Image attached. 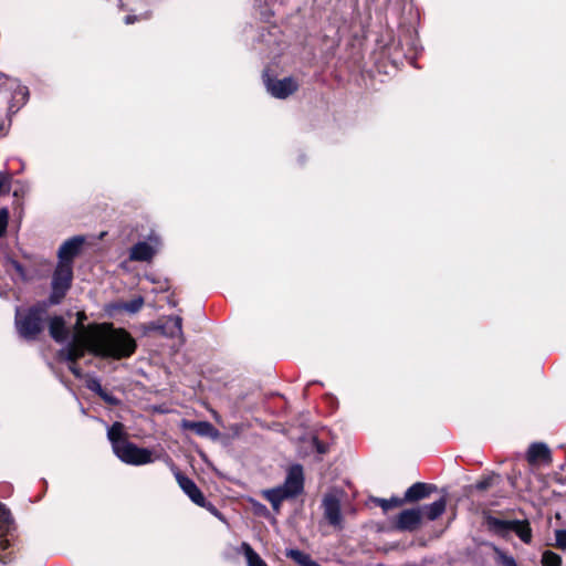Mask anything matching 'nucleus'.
I'll list each match as a JSON object with an SVG mask.
<instances>
[{
  "instance_id": "412c9836",
  "label": "nucleus",
  "mask_w": 566,
  "mask_h": 566,
  "mask_svg": "<svg viewBox=\"0 0 566 566\" xmlns=\"http://www.w3.org/2000/svg\"><path fill=\"white\" fill-rule=\"evenodd\" d=\"M447 501L444 497H441L437 501H434L431 504L424 505L420 507L422 510V515H426V517L429 521H436L438 517H440L443 512L446 511Z\"/></svg>"
},
{
  "instance_id": "473e14b6",
  "label": "nucleus",
  "mask_w": 566,
  "mask_h": 566,
  "mask_svg": "<svg viewBox=\"0 0 566 566\" xmlns=\"http://www.w3.org/2000/svg\"><path fill=\"white\" fill-rule=\"evenodd\" d=\"M10 190L9 177L0 172V196L8 193Z\"/></svg>"
},
{
  "instance_id": "aec40b11",
  "label": "nucleus",
  "mask_w": 566,
  "mask_h": 566,
  "mask_svg": "<svg viewBox=\"0 0 566 566\" xmlns=\"http://www.w3.org/2000/svg\"><path fill=\"white\" fill-rule=\"evenodd\" d=\"M526 457L530 463H535L538 460L551 461V450L543 442H534L530 446Z\"/></svg>"
},
{
  "instance_id": "72a5a7b5",
  "label": "nucleus",
  "mask_w": 566,
  "mask_h": 566,
  "mask_svg": "<svg viewBox=\"0 0 566 566\" xmlns=\"http://www.w3.org/2000/svg\"><path fill=\"white\" fill-rule=\"evenodd\" d=\"M314 446L318 453L324 454L327 452V446L325 443L318 441L317 439H314Z\"/></svg>"
},
{
  "instance_id": "c756f323",
  "label": "nucleus",
  "mask_w": 566,
  "mask_h": 566,
  "mask_svg": "<svg viewBox=\"0 0 566 566\" xmlns=\"http://www.w3.org/2000/svg\"><path fill=\"white\" fill-rule=\"evenodd\" d=\"M98 396L111 406H118L120 403V400L117 397L105 389Z\"/></svg>"
},
{
  "instance_id": "bb28decb",
  "label": "nucleus",
  "mask_w": 566,
  "mask_h": 566,
  "mask_svg": "<svg viewBox=\"0 0 566 566\" xmlns=\"http://www.w3.org/2000/svg\"><path fill=\"white\" fill-rule=\"evenodd\" d=\"M495 554L496 562L502 566H517L515 559L503 551L495 548Z\"/></svg>"
},
{
  "instance_id": "6ab92c4d",
  "label": "nucleus",
  "mask_w": 566,
  "mask_h": 566,
  "mask_svg": "<svg viewBox=\"0 0 566 566\" xmlns=\"http://www.w3.org/2000/svg\"><path fill=\"white\" fill-rule=\"evenodd\" d=\"M124 436L125 431L122 422L116 421L107 429V438L112 443L114 453L118 450L117 448H120L122 444L128 441Z\"/></svg>"
},
{
  "instance_id": "b1692460",
  "label": "nucleus",
  "mask_w": 566,
  "mask_h": 566,
  "mask_svg": "<svg viewBox=\"0 0 566 566\" xmlns=\"http://www.w3.org/2000/svg\"><path fill=\"white\" fill-rule=\"evenodd\" d=\"M542 563L544 566H559L562 563V558L556 553L552 551H546L543 553Z\"/></svg>"
},
{
  "instance_id": "c9c22d12",
  "label": "nucleus",
  "mask_w": 566,
  "mask_h": 566,
  "mask_svg": "<svg viewBox=\"0 0 566 566\" xmlns=\"http://www.w3.org/2000/svg\"><path fill=\"white\" fill-rule=\"evenodd\" d=\"M142 19H147V15H140V17H137V15H134V14H128L125 17V23L126 24H133L135 21L137 20H142Z\"/></svg>"
},
{
  "instance_id": "cd10ccee",
  "label": "nucleus",
  "mask_w": 566,
  "mask_h": 566,
  "mask_svg": "<svg viewBox=\"0 0 566 566\" xmlns=\"http://www.w3.org/2000/svg\"><path fill=\"white\" fill-rule=\"evenodd\" d=\"M144 304L143 297H136L129 302L124 303L123 308L127 311L128 313H137Z\"/></svg>"
},
{
  "instance_id": "c85d7f7f",
  "label": "nucleus",
  "mask_w": 566,
  "mask_h": 566,
  "mask_svg": "<svg viewBox=\"0 0 566 566\" xmlns=\"http://www.w3.org/2000/svg\"><path fill=\"white\" fill-rule=\"evenodd\" d=\"M9 222V210L8 208L0 209V238H2L7 232V227Z\"/></svg>"
},
{
  "instance_id": "dca6fc26",
  "label": "nucleus",
  "mask_w": 566,
  "mask_h": 566,
  "mask_svg": "<svg viewBox=\"0 0 566 566\" xmlns=\"http://www.w3.org/2000/svg\"><path fill=\"white\" fill-rule=\"evenodd\" d=\"M50 336L57 343H64L70 336V331L62 316H54L49 322Z\"/></svg>"
},
{
  "instance_id": "f704fd0d",
  "label": "nucleus",
  "mask_w": 566,
  "mask_h": 566,
  "mask_svg": "<svg viewBox=\"0 0 566 566\" xmlns=\"http://www.w3.org/2000/svg\"><path fill=\"white\" fill-rule=\"evenodd\" d=\"M202 507L207 509V510H208L209 512H211L214 516H217V517L221 518V514H220V512L217 510V507H216L213 504H211L210 502H208L207 500H206V505H203Z\"/></svg>"
},
{
  "instance_id": "a878e982",
  "label": "nucleus",
  "mask_w": 566,
  "mask_h": 566,
  "mask_svg": "<svg viewBox=\"0 0 566 566\" xmlns=\"http://www.w3.org/2000/svg\"><path fill=\"white\" fill-rule=\"evenodd\" d=\"M496 480H499V475H496V474L489 475V476L478 481L475 483L474 488L479 491L488 490L489 488H491L495 484Z\"/></svg>"
},
{
  "instance_id": "7ed1b4c3",
  "label": "nucleus",
  "mask_w": 566,
  "mask_h": 566,
  "mask_svg": "<svg viewBox=\"0 0 566 566\" xmlns=\"http://www.w3.org/2000/svg\"><path fill=\"white\" fill-rule=\"evenodd\" d=\"M48 319L45 304H38L27 311L17 310L15 327L19 335L27 340H34L43 332Z\"/></svg>"
},
{
  "instance_id": "5701e85b",
  "label": "nucleus",
  "mask_w": 566,
  "mask_h": 566,
  "mask_svg": "<svg viewBox=\"0 0 566 566\" xmlns=\"http://www.w3.org/2000/svg\"><path fill=\"white\" fill-rule=\"evenodd\" d=\"M85 318V315L84 313H77V322L75 324V333L74 335H76L77 333H80V331L82 329H87V328H91V327H104L105 329H109V331H123L122 328H114L112 327V325H108V324H99V325H88V326H84L83 325V319Z\"/></svg>"
},
{
  "instance_id": "4be33fe9",
  "label": "nucleus",
  "mask_w": 566,
  "mask_h": 566,
  "mask_svg": "<svg viewBox=\"0 0 566 566\" xmlns=\"http://www.w3.org/2000/svg\"><path fill=\"white\" fill-rule=\"evenodd\" d=\"M241 552L247 559L248 566H268L261 556L247 542L241 544Z\"/></svg>"
},
{
  "instance_id": "4468645a",
  "label": "nucleus",
  "mask_w": 566,
  "mask_h": 566,
  "mask_svg": "<svg viewBox=\"0 0 566 566\" xmlns=\"http://www.w3.org/2000/svg\"><path fill=\"white\" fill-rule=\"evenodd\" d=\"M84 242L82 237H73L66 240L57 252L59 263H72L73 259L80 252V249Z\"/></svg>"
},
{
  "instance_id": "9d476101",
  "label": "nucleus",
  "mask_w": 566,
  "mask_h": 566,
  "mask_svg": "<svg viewBox=\"0 0 566 566\" xmlns=\"http://www.w3.org/2000/svg\"><path fill=\"white\" fill-rule=\"evenodd\" d=\"M170 469L176 478V481L185 494L198 506L206 505V497L196 483L184 475L174 463H170Z\"/></svg>"
},
{
  "instance_id": "2f4dec72",
  "label": "nucleus",
  "mask_w": 566,
  "mask_h": 566,
  "mask_svg": "<svg viewBox=\"0 0 566 566\" xmlns=\"http://www.w3.org/2000/svg\"><path fill=\"white\" fill-rule=\"evenodd\" d=\"M555 539H556V545L559 548L566 549V530H558V531H556Z\"/></svg>"
},
{
  "instance_id": "a211bd4d",
  "label": "nucleus",
  "mask_w": 566,
  "mask_h": 566,
  "mask_svg": "<svg viewBox=\"0 0 566 566\" xmlns=\"http://www.w3.org/2000/svg\"><path fill=\"white\" fill-rule=\"evenodd\" d=\"M184 428L193 431L200 437L217 439L219 431L208 421H185Z\"/></svg>"
},
{
  "instance_id": "423d86ee",
  "label": "nucleus",
  "mask_w": 566,
  "mask_h": 566,
  "mask_svg": "<svg viewBox=\"0 0 566 566\" xmlns=\"http://www.w3.org/2000/svg\"><path fill=\"white\" fill-rule=\"evenodd\" d=\"M73 279L72 263H57L52 277V293L50 301L57 304L70 289Z\"/></svg>"
},
{
  "instance_id": "20e7f679",
  "label": "nucleus",
  "mask_w": 566,
  "mask_h": 566,
  "mask_svg": "<svg viewBox=\"0 0 566 566\" xmlns=\"http://www.w3.org/2000/svg\"><path fill=\"white\" fill-rule=\"evenodd\" d=\"M485 524L491 532L501 537H506L511 532H514L525 544L532 542V528L526 520H502L486 515Z\"/></svg>"
},
{
  "instance_id": "f3484780",
  "label": "nucleus",
  "mask_w": 566,
  "mask_h": 566,
  "mask_svg": "<svg viewBox=\"0 0 566 566\" xmlns=\"http://www.w3.org/2000/svg\"><path fill=\"white\" fill-rule=\"evenodd\" d=\"M160 329L165 336L179 337L184 342L182 318L180 316H168L161 324Z\"/></svg>"
},
{
  "instance_id": "39448f33",
  "label": "nucleus",
  "mask_w": 566,
  "mask_h": 566,
  "mask_svg": "<svg viewBox=\"0 0 566 566\" xmlns=\"http://www.w3.org/2000/svg\"><path fill=\"white\" fill-rule=\"evenodd\" d=\"M115 452L116 457L124 463L130 465H144L160 459V454H156L153 450L138 447L137 444L126 441Z\"/></svg>"
},
{
  "instance_id": "e433bc0d",
  "label": "nucleus",
  "mask_w": 566,
  "mask_h": 566,
  "mask_svg": "<svg viewBox=\"0 0 566 566\" xmlns=\"http://www.w3.org/2000/svg\"><path fill=\"white\" fill-rule=\"evenodd\" d=\"M11 264L13 269L21 275V277L24 279L25 275L22 265L17 261H11Z\"/></svg>"
},
{
  "instance_id": "f257e3e1",
  "label": "nucleus",
  "mask_w": 566,
  "mask_h": 566,
  "mask_svg": "<svg viewBox=\"0 0 566 566\" xmlns=\"http://www.w3.org/2000/svg\"><path fill=\"white\" fill-rule=\"evenodd\" d=\"M136 342L126 331H109L104 327L82 329L59 352V357L70 363L69 369L82 378L76 360L86 353L102 358L122 359L134 354Z\"/></svg>"
},
{
  "instance_id": "2eb2a0df",
  "label": "nucleus",
  "mask_w": 566,
  "mask_h": 566,
  "mask_svg": "<svg viewBox=\"0 0 566 566\" xmlns=\"http://www.w3.org/2000/svg\"><path fill=\"white\" fill-rule=\"evenodd\" d=\"M436 489L434 485L422 483V482H416L411 486H409L403 496V503H412L420 501L422 499L428 497L431 492Z\"/></svg>"
},
{
  "instance_id": "4c0bfd02",
  "label": "nucleus",
  "mask_w": 566,
  "mask_h": 566,
  "mask_svg": "<svg viewBox=\"0 0 566 566\" xmlns=\"http://www.w3.org/2000/svg\"><path fill=\"white\" fill-rule=\"evenodd\" d=\"M259 511H266V507L264 505H259Z\"/></svg>"
},
{
  "instance_id": "0eeeda50",
  "label": "nucleus",
  "mask_w": 566,
  "mask_h": 566,
  "mask_svg": "<svg viewBox=\"0 0 566 566\" xmlns=\"http://www.w3.org/2000/svg\"><path fill=\"white\" fill-rule=\"evenodd\" d=\"M0 82L3 84V91L10 93L11 102L9 109H17L24 105L29 98V90L23 86L18 78L9 77L3 73H0Z\"/></svg>"
},
{
  "instance_id": "f8f14e48",
  "label": "nucleus",
  "mask_w": 566,
  "mask_h": 566,
  "mask_svg": "<svg viewBox=\"0 0 566 566\" xmlns=\"http://www.w3.org/2000/svg\"><path fill=\"white\" fill-rule=\"evenodd\" d=\"M324 516L332 526L342 527L340 502L335 494H326L323 497Z\"/></svg>"
},
{
  "instance_id": "7c9ffc66",
  "label": "nucleus",
  "mask_w": 566,
  "mask_h": 566,
  "mask_svg": "<svg viewBox=\"0 0 566 566\" xmlns=\"http://www.w3.org/2000/svg\"><path fill=\"white\" fill-rule=\"evenodd\" d=\"M86 387L96 395H99L104 390V388L101 385V381L97 378L88 379Z\"/></svg>"
},
{
  "instance_id": "f03ea898",
  "label": "nucleus",
  "mask_w": 566,
  "mask_h": 566,
  "mask_svg": "<svg viewBox=\"0 0 566 566\" xmlns=\"http://www.w3.org/2000/svg\"><path fill=\"white\" fill-rule=\"evenodd\" d=\"M304 489L303 468L298 464L292 465L282 485L263 491L264 497L271 503L273 510L279 511L284 500L297 496Z\"/></svg>"
},
{
  "instance_id": "1a4fd4ad",
  "label": "nucleus",
  "mask_w": 566,
  "mask_h": 566,
  "mask_svg": "<svg viewBox=\"0 0 566 566\" xmlns=\"http://www.w3.org/2000/svg\"><path fill=\"white\" fill-rule=\"evenodd\" d=\"M159 245V238L155 234H150L148 241H139L130 248L129 259L139 262L150 261Z\"/></svg>"
},
{
  "instance_id": "9b49d317",
  "label": "nucleus",
  "mask_w": 566,
  "mask_h": 566,
  "mask_svg": "<svg viewBox=\"0 0 566 566\" xmlns=\"http://www.w3.org/2000/svg\"><path fill=\"white\" fill-rule=\"evenodd\" d=\"M421 520L422 510L420 507L407 509L397 515L394 527L400 532H413L420 526Z\"/></svg>"
},
{
  "instance_id": "6e6552de",
  "label": "nucleus",
  "mask_w": 566,
  "mask_h": 566,
  "mask_svg": "<svg viewBox=\"0 0 566 566\" xmlns=\"http://www.w3.org/2000/svg\"><path fill=\"white\" fill-rule=\"evenodd\" d=\"M263 80L266 91L275 98H286L298 87L297 82L291 76L284 78H272L268 73H264Z\"/></svg>"
},
{
  "instance_id": "ddd939ff",
  "label": "nucleus",
  "mask_w": 566,
  "mask_h": 566,
  "mask_svg": "<svg viewBox=\"0 0 566 566\" xmlns=\"http://www.w3.org/2000/svg\"><path fill=\"white\" fill-rule=\"evenodd\" d=\"M13 520L9 509L3 503L0 502V552L8 549L10 546L9 539H7L3 535L4 533L9 532ZM11 560L12 559L9 558L7 555H2V553H0V563L7 564L10 563Z\"/></svg>"
},
{
  "instance_id": "393cba45",
  "label": "nucleus",
  "mask_w": 566,
  "mask_h": 566,
  "mask_svg": "<svg viewBox=\"0 0 566 566\" xmlns=\"http://www.w3.org/2000/svg\"><path fill=\"white\" fill-rule=\"evenodd\" d=\"M378 505L384 510L388 511L391 507H397L403 504V500L399 497H391V499H378L377 500Z\"/></svg>"
}]
</instances>
